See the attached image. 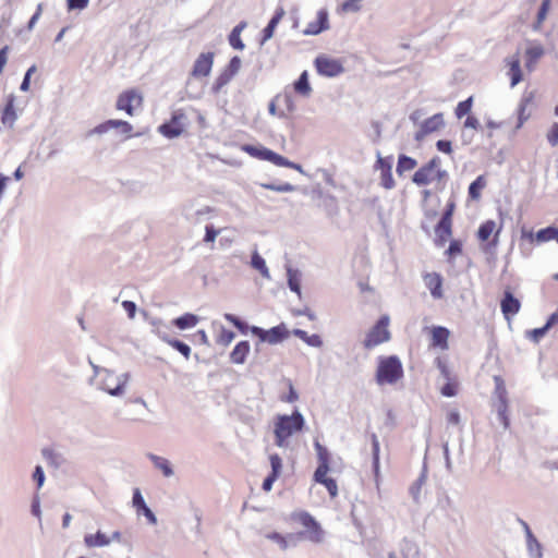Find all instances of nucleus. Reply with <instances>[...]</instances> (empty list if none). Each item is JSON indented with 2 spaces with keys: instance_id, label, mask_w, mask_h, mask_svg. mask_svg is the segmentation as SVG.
<instances>
[{
  "instance_id": "1",
  "label": "nucleus",
  "mask_w": 558,
  "mask_h": 558,
  "mask_svg": "<svg viewBox=\"0 0 558 558\" xmlns=\"http://www.w3.org/2000/svg\"><path fill=\"white\" fill-rule=\"evenodd\" d=\"M275 444L279 448H287L289 438L301 432L305 425L303 414L295 409L292 414H278L274 424Z\"/></svg>"
},
{
  "instance_id": "2",
  "label": "nucleus",
  "mask_w": 558,
  "mask_h": 558,
  "mask_svg": "<svg viewBox=\"0 0 558 558\" xmlns=\"http://www.w3.org/2000/svg\"><path fill=\"white\" fill-rule=\"evenodd\" d=\"M129 379V373L117 375L113 371L107 368L93 385L112 397H121L125 391Z\"/></svg>"
},
{
  "instance_id": "3",
  "label": "nucleus",
  "mask_w": 558,
  "mask_h": 558,
  "mask_svg": "<svg viewBox=\"0 0 558 558\" xmlns=\"http://www.w3.org/2000/svg\"><path fill=\"white\" fill-rule=\"evenodd\" d=\"M403 376V368L397 355L381 357L376 372V380L379 385L395 384Z\"/></svg>"
},
{
  "instance_id": "4",
  "label": "nucleus",
  "mask_w": 558,
  "mask_h": 558,
  "mask_svg": "<svg viewBox=\"0 0 558 558\" xmlns=\"http://www.w3.org/2000/svg\"><path fill=\"white\" fill-rule=\"evenodd\" d=\"M291 519L304 527V531L300 532L303 533V536L306 541H310L314 544H320L324 542L325 531L323 530L320 523L310 512H293L291 514Z\"/></svg>"
},
{
  "instance_id": "5",
  "label": "nucleus",
  "mask_w": 558,
  "mask_h": 558,
  "mask_svg": "<svg viewBox=\"0 0 558 558\" xmlns=\"http://www.w3.org/2000/svg\"><path fill=\"white\" fill-rule=\"evenodd\" d=\"M250 331L253 336L258 338V342L255 344L256 352L260 351L262 343L267 342L269 344H278L288 339L290 335V331L283 323L271 327L270 329L251 326Z\"/></svg>"
},
{
  "instance_id": "6",
  "label": "nucleus",
  "mask_w": 558,
  "mask_h": 558,
  "mask_svg": "<svg viewBox=\"0 0 558 558\" xmlns=\"http://www.w3.org/2000/svg\"><path fill=\"white\" fill-rule=\"evenodd\" d=\"M389 318L381 316L376 324L367 332L363 345L369 350L390 340V332L388 330Z\"/></svg>"
},
{
  "instance_id": "7",
  "label": "nucleus",
  "mask_w": 558,
  "mask_h": 558,
  "mask_svg": "<svg viewBox=\"0 0 558 558\" xmlns=\"http://www.w3.org/2000/svg\"><path fill=\"white\" fill-rule=\"evenodd\" d=\"M187 117L182 109L174 110L171 119L159 126V132L168 138H175L180 136L186 125Z\"/></svg>"
},
{
  "instance_id": "8",
  "label": "nucleus",
  "mask_w": 558,
  "mask_h": 558,
  "mask_svg": "<svg viewBox=\"0 0 558 558\" xmlns=\"http://www.w3.org/2000/svg\"><path fill=\"white\" fill-rule=\"evenodd\" d=\"M314 64L317 73L325 77H336L344 72L340 60L324 54L316 57Z\"/></svg>"
},
{
  "instance_id": "9",
  "label": "nucleus",
  "mask_w": 558,
  "mask_h": 558,
  "mask_svg": "<svg viewBox=\"0 0 558 558\" xmlns=\"http://www.w3.org/2000/svg\"><path fill=\"white\" fill-rule=\"evenodd\" d=\"M445 125L444 114L435 113L430 118L425 119L421 124L418 131L414 134L417 142L423 141L428 134L437 132Z\"/></svg>"
},
{
  "instance_id": "10",
  "label": "nucleus",
  "mask_w": 558,
  "mask_h": 558,
  "mask_svg": "<svg viewBox=\"0 0 558 558\" xmlns=\"http://www.w3.org/2000/svg\"><path fill=\"white\" fill-rule=\"evenodd\" d=\"M242 149L248 154L251 157H254L259 160L269 161L277 166L278 161H282L280 159V154L263 146V145H252L245 144Z\"/></svg>"
},
{
  "instance_id": "11",
  "label": "nucleus",
  "mask_w": 558,
  "mask_h": 558,
  "mask_svg": "<svg viewBox=\"0 0 558 558\" xmlns=\"http://www.w3.org/2000/svg\"><path fill=\"white\" fill-rule=\"evenodd\" d=\"M111 129H119L121 131V133L130 136V133L132 132L133 126L128 121L110 119V120H107V121L98 124L94 129L89 130L87 132L86 136L89 137L94 134L101 135V134L107 133Z\"/></svg>"
},
{
  "instance_id": "12",
  "label": "nucleus",
  "mask_w": 558,
  "mask_h": 558,
  "mask_svg": "<svg viewBox=\"0 0 558 558\" xmlns=\"http://www.w3.org/2000/svg\"><path fill=\"white\" fill-rule=\"evenodd\" d=\"M214 52H203L195 60L191 75L195 78L206 77L210 74L214 64Z\"/></svg>"
},
{
  "instance_id": "13",
  "label": "nucleus",
  "mask_w": 558,
  "mask_h": 558,
  "mask_svg": "<svg viewBox=\"0 0 558 558\" xmlns=\"http://www.w3.org/2000/svg\"><path fill=\"white\" fill-rule=\"evenodd\" d=\"M500 308L507 320L517 315L521 308V302L514 296L510 288L505 289L500 300Z\"/></svg>"
},
{
  "instance_id": "14",
  "label": "nucleus",
  "mask_w": 558,
  "mask_h": 558,
  "mask_svg": "<svg viewBox=\"0 0 558 558\" xmlns=\"http://www.w3.org/2000/svg\"><path fill=\"white\" fill-rule=\"evenodd\" d=\"M142 96L138 95L135 90H126L122 93L117 100V109L125 111L129 116H133L134 112V102L136 105L142 104Z\"/></svg>"
},
{
  "instance_id": "15",
  "label": "nucleus",
  "mask_w": 558,
  "mask_h": 558,
  "mask_svg": "<svg viewBox=\"0 0 558 558\" xmlns=\"http://www.w3.org/2000/svg\"><path fill=\"white\" fill-rule=\"evenodd\" d=\"M329 28V14L326 9H322L317 13V19L307 24L303 34L306 36H316Z\"/></svg>"
},
{
  "instance_id": "16",
  "label": "nucleus",
  "mask_w": 558,
  "mask_h": 558,
  "mask_svg": "<svg viewBox=\"0 0 558 558\" xmlns=\"http://www.w3.org/2000/svg\"><path fill=\"white\" fill-rule=\"evenodd\" d=\"M15 100H16L15 95L10 94L7 97L5 105L1 110V117H0L1 123L10 130H12L14 128V124L17 120V113L15 110Z\"/></svg>"
},
{
  "instance_id": "17",
  "label": "nucleus",
  "mask_w": 558,
  "mask_h": 558,
  "mask_svg": "<svg viewBox=\"0 0 558 558\" xmlns=\"http://www.w3.org/2000/svg\"><path fill=\"white\" fill-rule=\"evenodd\" d=\"M506 62L507 65L509 66L508 75L510 76V85L511 87H514L523 78L519 52L506 58Z\"/></svg>"
},
{
  "instance_id": "18",
  "label": "nucleus",
  "mask_w": 558,
  "mask_h": 558,
  "mask_svg": "<svg viewBox=\"0 0 558 558\" xmlns=\"http://www.w3.org/2000/svg\"><path fill=\"white\" fill-rule=\"evenodd\" d=\"M377 168L381 172V185L387 190H391L395 186V180L392 178V163L390 158L378 156Z\"/></svg>"
},
{
  "instance_id": "19",
  "label": "nucleus",
  "mask_w": 558,
  "mask_h": 558,
  "mask_svg": "<svg viewBox=\"0 0 558 558\" xmlns=\"http://www.w3.org/2000/svg\"><path fill=\"white\" fill-rule=\"evenodd\" d=\"M450 331L442 326H433L430 328L432 345L441 350L448 349V338Z\"/></svg>"
},
{
  "instance_id": "20",
  "label": "nucleus",
  "mask_w": 558,
  "mask_h": 558,
  "mask_svg": "<svg viewBox=\"0 0 558 558\" xmlns=\"http://www.w3.org/2000/svg\"><path fill=\"white\" fill-rule=\"evenodd\" d=\"M314 447L317 453L318 465L314 473H323L330 471V452L318 440H315Z\"/></svg>"
},
{
  "instance_id": "21",
  "label": "nucleus",
  "mask_w": 558,
  "mask_h": 558,
  "mask_svg": "<svg viewBox=\"0 0 558 558\" xmlns=\"http://www.w3.org/2000/svg\"><path fill=\"white\" fill-rule=\"evenodd\" d=\"M160 340L169 344L172 349L182 354L186 360L190 359L192 350L191 347L182 340L171 338L166 331H158Z\"/></svg>"
},
{
  "instance_id": "22",
  "label": "nucleus",
  "mask_w": 558,
  "mask_h": 558,
  "mask_svg": "<svg viewBox=\"0 0 558 558\" xmlns=\"http://www.w3.org/2000/svg\"><path fill=\"white\" fill-rule=\"evenodd\" d=\"M284 14H286V12L282 7H278L276 9V11H275L274 15L271 16V19L269 20L268 24L263 29L260 45H264L267 40H269L274 36L275 29L278 26V24L280 23V21L282 20V17L284 16Z\"/></svg>"
},
{
  "instance_id": "23",
  "label": "nucleus",
  "mask_w": 558,
  "mask_h": 558,
  "mask_svg": "<svg viewBox=\"0 0 558 558\" xmlns=\"http://www.w3.org/2000/svg\"><path fill=\"white\" fill-rule=\"evenodd\" d=\"M424 281L434 299L438 300L442 298V277L439 274H426Z\"/></svg>"
},
{
  "instance_id": "24",
  "label": "nucleus",
  "mask_w": 558,
  "mask_h": 558,
  "mask_svg": "<svg viewBox=\"0 0 558 558\" xmlns=\"http://www.w3.org/2000/svg\"><path fill=\"white\" fill-rule=\"evenodd\" d=\"M251 345L246 340H242L235 344L230 353V360L234 364H244L247 354L250 353Z\"/></svg>"
},
{
  "instance_id": "25",
  "label": "nucleus",
  "mask_w": 558,
  "mask_h": 558,
  "mask_svg": "<svg viewBox=\"0 0 558 558\" xmlns=\"http://www.w3.org/2000/svg\"><path fill=\"white\" fill-rule=\"evenodd\" d=\"M199 322V317L193 313H185L174 319L171 324L179 330H185L195 327Z\"/></svg>"
},
{
  "instance_id": "26",
  "label": "nucleus",
  "mask_w": 558,
  "mask_h": 558,
  "mask_svg": "<svg viewBox=\"0 0 558 558\" xmlns=\"http://www.w3.org/2000/svg\"><path fill=\"white\" fill-rule=\"evenodd\" d=\"M544 54V48L541 45L529 47L525 50V68L532 72L535 69L536 63Z\"/></svg>"
},
{
  "instance_id": "27",
  "label": "nucleus",
  "mask_w": 558,
  "mask_h": 558,
  "mask_svg": "<svg viewBox=\"0 0 558 558\" xmlns=\"http://www.w3.org/2000/svg\"><path fill=\"white\" fill-rule=\"evenodd\" d=\"M451 220L445 219H439V221L437 222L435 227V234L437 238L436 241L438 242V245H444L447 242V240L451 236Z\"/></svg>"
},
{
  "instance_id": "28",
  "label": "nucleus",
  "mask_w": 558,
  "mask_h": 558,
  "mask_svg": "<svg viewBox=\"0 0 558 558\" xmlns=\"http://www.w3.org/2000/svg\"><path fill=\"white\" fill-rule=\"evenodd\" d=\"M84 544L88 548L105 547L110 544V538L99 530L95 534H86Z\"/></svg>"
},
{
  "instance_id": "29",
  "label": "nucleus",
  "mask_w": 558,
  "mask_h": 558,
  "mask_svg": "<svg viewBox=\"0 0 558 558\" xmlns=\"http://www.w3.org/2000/svg\"><path fill=\"white\" fill-rule=\"evenodd\" d=\"M147 457L153 462L154 466L161 471L163 476L170 477L174 474L173 468L168 459L154 453H148Z\"/></svg>"
},
{
  "instance_id": "30",
  "label": "nucleus",
  "mask_w": 558,
  "mask_h": 558,
  "mask_svg": "<svg viewBox=\"0 0 558 558\" xmlns=\"http://www.w3.org/2000/svg\"><path fill=\"white\" fill-rule=\"evenodd\" d=\"M247 26L245 21L240 22L236 26L233 27L231 33L229 34L228 40L230 46L235 50H243L245 48L244 43L241 39V32Z\"/></svg>"
},
{
  "instance_id": "31",
  "label": "nucleus",
  "mask_w": 558,
  "mask_h": 558,
  "mask_svg": "<svg viewBox=\"0 0 558 558\" xmlns=\"http://www.w3.org/2000/svg\"><path fill=\"white\" fill-rule=\"evenodd\" d=\"M328 472L314 473L313 478L316 483L322 484L326 487L331 498L338 495V486L336 480L327 476Z\"/></svg>"
},
{
  "instance_id": "32",
  "label": "nucleus",
  "mask_w": 558,
  "mask_h": 558,
  "mask_svg": "<svg viewBox=\"0 0 558 558\" xmlns=\"http://www.w3.org/2000/svg\"><path fill=\"white\" fill-rule=\"evenodd\" d=\"M295 93L300 94L303 97H308L312 93V86L308 81L307 71H303L299 78L293 84Z\"/></svg>"
},
{
  "instance_id": "33",
  "label": "nucleus",
  "mask_w": 558,
  "mask_h": 558,
  "mask_svg": "<svg viewBox=\"0 0 558 558\" xmlns=\"http://www.w3.org/2000/svg\"><path fill=\"white\" fill-rule=\"evenodd\" d=\"M535 240L538 243H544L551 240H556L558 242V227L555 225H550L546 228L539 229L535 233Z\"/></svg>"
},
{
  "instance_id": "34",
  "label": "nucleus",
  "mask_w": 558,
  "mask_h": 558,
  "mask_svg": "<svg viewBox=\"0 0 558 558\" xmlns=\"http://www.w3.org/2000/svg\"><path fill=\"white\" fill-rule=\"evenodd\" d=\"M292 333L310 347L320 348L323 345V340L319 335H308L305 330L299 328L293 329Z\"/></svg>"
},
{
  "instance_id": "35",
  "label": "nucleus",
  "mask_w": 558,
  "mask_h": 558,
  "mask_svg": "<svg viewBox=\"0 0 558 558\" xmlns=\"http://www.w3.org/2000/svg\"><path fill=\"white\" fill-rule=\"evenodd\" d=\"M426 472V468L424 466L417 480L409 488V493L416 504L420 502L421 489L427 478Z\"/></svg>"
},
{
  "instance_id": "36",
  "label": "nucleus",
  "mask_w": 558,
  "mask_h": 558,
  "mask_svg": "<svg viewBox=\"0 0 558 558\" xmlns=\"http://www.w3.org/2000/svg\"><path fill=\"white\" fill-rule=\"evenodd\" d=\"M432 173H434L432 170L422 166L414 172L412 182L418 186L427 185L432 181Z\"/></svg>"
},
{
  "instance_id": "37",
  "label": "nucleus",
  "mask_w": 558,
  "mask_h": 558,
  "mask_svg": "<svg viewBox=\"0 0 558 558\" xmlns=\"http://www.w3.org/2000/svg\"><path fill=\"white\" fill-rule=\"evenodd\" d=\"M251 266L259 271V274L264 277V278H267L269 279L270 278V275H269V270H268V267L266 265V262L265 259L258 254L257 251H254L252 256H251Z\"/></svg>"
},
{
  "instance_id": "38",
  "label": "nucleus",
  "mask_w": 558,
  "mask_h": 558,
  "mask_svg": "<svg viewBox=\"0 0 558 558\" xmlns=\"http://www.w3.org/2000/svg\"><path fill=\"white\" fill-rule=\"evenodd\" d=\"M526 546L529 550V555L531 558H542V545L533 534V532H529V537H526Z\"/></svg>"
},
{
  "instance_id": "39",
  "label": "nucleus",
  "mask_w": 558,
  "mask_h": 558,
  "mask_svg": "<svg viewBox=\"0 0 558 558\" xmlns=\"http://www.w3.org/2000/svg\"><path fill=\"white\" fill-rule=\"evenodd\" d=\"M416 165L417 162L414 158L401 154L398 158L396 171L399 175H402L403 172L414 169Z\"/></svg>"
},
{
  "instance_id": "40",
  "label": "nucleus",
  "mask_w": 558,
  "mask_h": 558,
  "mask_svg": "<svg viewBox=\"0 0 558 558\" xmlns=\"http://www.w3.org/2000/svg\"><path fill=\"white\" fill-rule=\"evenodd\" d=\"M495 228H496V223L494 220H486L484 221L480 227H478V230H477V239L481 241V242H486L489 240V238L492 236V234L494 233L495 231Z\"/></svg>"
},
{
  "instance_id": "41",
  "label": "nucleus",
  "mask_w": 558,
  "mask_h": 558,
  "mask_svg": "<svg viewBox=\"0 0 558 558\" xmlns=\"http://www.w3.org/2000/svg\"><path fill=\"white\" fill-rule=\"evenodd\" d=\"M211 211L209 206H204L195 211L192 210V206H185L183 209L184 216L192 222H198L203 216L208 215Z\"/></svg>"
},
{
  "instance_id": "42",
  "label": "nucleus",
  "mask_w": 558,
  "mask_h": 558,
  "mask_svg": "<svg viewBox=\"0 0 558 558\" xmlns=\"http://www.w3.org/2000/svg\"><path fill=\"white\" fill-rule=\"evenodd\" d=\"M550 2L551 0H542V3L538 8L536 20L533 24V29L538 31L543 24V22L546 20L548 11L550 9Z\"/></svg>"
},
{
  "instance_id": "43",
  "label": "nucleus",
  "mask_w": 558,
  "mask_h": 558,
  "mask_svg": "<svg viewBox=\"0 0 558 558\" xmlns=\"http://www.w3.org/2000/svg\"><path fill=\"white\" fill-rule=\"evenodd\" d=\"M371 441H372V458H373V470L375 473V476H378L379 473V440L376 434L371 435Z\"/></svg>"
},
{
  "instance_id": "44",
  "label": "nucleus",
  "mask_w": 558,
  "mask_h": 558,
  "mask_svg": "<svg viewBox=\"0 0 558 558\" xmlns=\"http://www.w3.org/2000/svg\"><path fill=\"white\" fill-rule=\"evenodd\" d=\"M288 275V287L292 292H295L299 296L301 295V282L300 272L289 267L287 269Z\"/></svg>"
},
{
  "instance_id": "45",
  "label": "nucleus",
  "mask_w": 558,
  "mask_h": 558,
  "mask_svg": "<svg viewBox=\"0 0 558 558\" xmlns=\"http://www.w3.org/2000/svg\"><path fill=\"white\" fill-rule=\"evenodd\" d=\"M486 182L483 175L477 177L470 185H469V196L471 199H477L481 196V191L484 189Z\"/></svg>"
},
{
  "instance_id": "46",
  "label": "nucleus",
  "mask_w": 558,
  "mask_h": 558,
  "mask_svg": "<svg viewBox=\"0 0 558 558\" xmlns=\"http://www.w3.org/2000/svg\"><path fill=\"white\" fill-rule=\"evenodd\" d=\"M262 187L266 189V190H270V191H275V192H280V193H287V192H294L298 186L291 184V183H288V182H284V183H281V184H276V183H262L260 184Z\"/></svg>"
},
{
  "instance_id": "47",
  "label": "nucleus",
  "mask_w": 558,
  "mask_h": 558,
  "mask_svg": "<svg viewBox=\"0 0 558 558\" xmlns=\"http://www.w3.org/2000/svg\"><path fill=\"white\" fill-rule=\"evenodd\" d=\"M494 381H495L494 396L497 399V401L508 400L507 389H506L504 379L500 376H495Z\"/></svg>"
},
{
  "instance_id": "48",
  "label": "nucleus",
  "mask_w": 558,
  "mask_h": 558,
  "mask_svg": "<svg viewBox=\"0 0 558 558\" xmlns=\"http://www.w3.org/2000/svg\"><path fill=\"white\" fill-rule=\"evenodd\" d=\"M43 458L52 466L59 468L61 464V456L59 453H56L50 448H44L41 450Z\"/></svg>"
},
{
  "instance_id": "49",
  "label": "nucleus",
  "mask_w": 558,
  "mask_h": 558,
  "mask_svg": "<svg viewBox=\"0 0 558 558\" xmlns=\"http://www.w3.org/2000/svg\"><path fill=\"white\" fill-rule=\"evenodd\" d=\"M473 105V97H469L468 99L460 101L456 108L457 118L461 119L464 116H470Z\"/></svg>"
},
{
  "instance_id": "50",
  "label": "nucleus",
  "mask_w": 558,
  "mask_h": 558,
  "mask_svg": "<svg viewBox=\"0 0 558 558\" xmlns=\"http://www.w3.org/2000/svg\"><path fill=\"white\" fill-rule=\"evenodd\" d=\"M231 80H232V77L222 71L217 76V78L215 80V82L211 86L213 93L218 94L221 90V88L225 87Z\"/></svg>"
},
{
  "instance_id": "51",
  "label": "nucleus",
  "mask_w": 558,
  "mask_h": 558,
  "mask_svg": "<svg viewBox=\"0 0 558 558\" xmlns=\"http://www.w3.org/2000/svg\"><path fill=\"white\" fill-rule=\"evenodd\" d=\"M241 58L239 56H234L230 59L228 65L225 68L223 72L229 74L232 78L238 74L241 68Z\"/></svg>"
},
{
  "instance_id": "52",
  "label": "nucleus",
  "mask_w": 558,
  "mask_h": 558,
  "mask_svg": "<svg viewBox=\"0 0 558 558\" xmlns=\"http://www.w3.org/2000/svg\"><path fill=\"white\" fill-rule=\"evenodd\" d=\"M549 330L545 326H542V327L534 328L532 330L526 331V337L531 341L538 343L546 336V333Z\"/></svg>"
},
{
  "instance_id": "53",
  "label": "nucleus",
  "mask_w": 558,
  "mask_h": 558,
  "mask_svg": "<svg viewBox=\"0 0 558 558\" xmlns=\"http://www.w3.org/2000/svg\"><path fill=\"white\" fill-rule=\"evenodd\" d=\"M234 338L235 333L232 330L221 327L220 335L217 338V342L223 347H227L233 341Z\"/></svg>"
},
{
  "instance_id": "54",
  "label": "nucleus",
  "mask_w": 558,
  "mask_h": 558,
  "mask_svg": "<svg viewBox=\"0 0 558 558\" xmlns=\"http://www.w3.org/2000/svg\"><path fill=\"white\" fill-rule=\"evenodd\" d=\"M132 506L136 509L137 513L147 507V504H146L140 488H135L133 490Z\"/></svg>"
},
{
  "instance_id": "55",
  "label": "nucleus",
  "mask_w": 558,
  "mask_h": 558,
  "mask_svg": "<svg viewBox=\"0 0 558 558\" xmlns=\"http://www.w3.org/2000/svg\"><path fill=\"white\" fill-rule=\"evenodd\" d=\"M265 537L274 543H276L281 550H287V539L284 535L279 532H270L265 535Z\"/></svg>"
},
{
  "instance_id": "56",
  "label": "nucleus",
  "mask_w": 558,
  "mask_h": 558,
  "mask_svg": "<svg viewBox=\"0 0 558 558\" xmlns=\"http://www.w3.org/2000/svg\"><path fill=\"white\" fill-rule=\"evenodd\" d=\"M527 99L521 100L518 108V123L515 129L519 130L522 128L524 122L529 119V114H525Z\"/></svg>"
},
{
  "instance_id": "57",
  "label": "nucleus",
  "mask_w": 558,
  "mask_h": 558,
  "mask_svg": "<svg viewBox=\"0 0 558 558\" xmlns=\"http://www.w3.org/2000/svg\"><path fill=\"white\" fill-rule=\"evenodd\" d=\"M269 461H270V466H271L270 473H272L274 475L280 476L281 470H282V460L279 457V454H277V453L270 454Z\"/></svg>"
},
{
  "instance_id": "58",
  "label": "nucleus",
  "mask_w": 558,
  "mask_h": 558,
  "mask_svg": "<svg viewBox=\"0 0 558 558\" xmlns=\"http://www.w3.org/2000/svg\"><path fill=\"white\" fill-rule=\"evenodd\" d=\"M89 4V0H66V9L71 11H83Z\"/></svg>"
},
{
  "instance_id": "59",
  "label": "nucleus",
  "mask_w": 558,
  "mask_h": 558,
  "mask_svg": "<svg viewBox=\"0 0 558 558\" xmlns=\"http://www.w3.org/2000/svg\"><path fill=\"white\" fill-rule=\"evenodd\" d=\"M37 68L35 64H33L31 68L27 69V71L24 74L23 81L20 85V89L22 92H28L31 88V77L36 72Z\"/></svg>"
},
{
  "instance_id": "60",
  "label": "nucleus",
  "mask_w": 558,
  "mask_h": 558,
  "mask_svg": "<svg viewBox=\"0 0 558 558\" xmlns=\"http://www.w3.org/2000/svg\"><path fill=\"white\" fill-rule=\"evenodd\" d=\"M284 537L287 539V548L295 547L301 541L305 539L303 533L301 532L288 533L287 535H284Z\"/></svg>"
},
{
  "instance_id": "61",
  "label": "nucleus",
  "mask_w": 558,
  "mask_h": 558,
  "mask_svg": "<svg viewBox=\"0 0 558 558\" xmlns=\"http://www.w3.org/2000/svg\"><path fill=\"white\" fill-rule=\"evenodd\" d=\"M220 233V230L216 229L213 225H207L205 227V235L203 241L205 243H213L215 242L217 235Z\"/></svg>"
},
{
  "instance_id": "62",
  "label": "nucleus",
  "mask_w": 558,
  "mask_h": 558,
  "mask_svg": "<svg viewBox=\"0 0 558 558\" xmlns=\"http://www.w3.org/2000/svg\"><path fill=\"white\" fill-rule=\"evenodd\" d=\"M33 480L37 484V488L40 489L44 486L46 476L41 465H36L33 472Z\"/></svg>"
},
{
  "instance_id": "63",
  "label": "nucleus",
  "mask_w": 558,
  "mask_h": 558,
  "mask_svg": "<svg viewBox=\"0 0 558 558\" xmlns=\"http://www.w3.org/2000/svg\"><path fill=\"white\" fill-rule=\"evenodd\" d=\"M362 0H345L341 4V9L344 12H359L361 10Z\"/></svg>"
},
{
  "instance_id": "64",
  "label": "nucleus",
  "mask_w": 558,
  "mask_h": 558,
  "mask_svg": "<svg viewBox=\"0 0 558 558\" xmlns=\"http://www.w3.org/2000/svg\"><path fill=\"white\" fill-rule=\"evenodd\" d=\"M547 140H548V143H549L553 147H555L556 145H558V123H557V122H555V123L551 125V128H550V130H549V132H548V134H547Z\"/></svg>"
}]
</instances>
